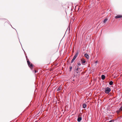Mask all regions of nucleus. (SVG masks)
<instances>
[{
  "label": "nucleus",
  "mask_w": 122,
  "mask_h": 122,
  "mask_svg": "<svg viewBox=\"0 0 122 122\" xmlns=\"http://www.w3.org/2000/svg\"><path fill=\"white\" fill-rule=\"evenodd\" d=\"M86 106V105L85 104H83V108H85Z\"/></svg>",
  "instance_id": "9b49d317"
},
{
  "label": "nucleus",
  "mask_w": 122,
  "mask_h": 122,
  "mask_svg": "<svg viewBox=\"0 0 122 122\" xmlns=\"http://www.w3.org/2000/svg\"><path fill=\"white\" fill-rule=\"evenodd\" d=\"M35 72L36 73L37 72V71L36 70H35Z\"/></svg>",
  "instance_id": "aec40b11"
},
{
  "label": "nucleus",
  "mask_w": 122,
  "mask_h": 122,
  "mask_svg": "<svg viewBox=\"0 0 122 122\" xmlns=\"http://www.w3.org/2000/svg\"><path fill=\"white\" fill-rule=\"evenodd\" d=\"M82 119L81 117H79L77 118V121L78 122H80Z\"/></svg>",
  "instance_id": "0eeeda50"
},
{
  "label": "nucleus",
  "mask_w": 122,
  "mask_h": 122,
  "mask_svg": "<svg viewBox=\"0 0 122 122\" xmlns=\"http://www.w3.org/2000/svg\"><path fill=\"white\" fill-rule=\"evenodd\" d=\"M97 61H96V63H97Z\"/></svg>",
  "instance_id": "412c9836"
},
{
  "label": "nucleus",
  "mask_w": 122,
  "mask_h": 122,
  "mask_svg": "<svg viewBox=\"0 0 122 122\" xmlns=\"http://www.w3.org/2000/svg\"><path fill=\"white\" fill-rule=\"evenodd\" d=\"M109 122H113V121L112 120H111V121H109Z\"/></svg>",
  "instance_id": "a211bd4d"
},
{
  "label": "nucleus",
  "mask_w": 122,
  "mask_h": 122,
  "mask_svg": "<svg viewBox=\"0 0 122 122\" xmlns=\"http://www.w3.org/2000/svg\"><path fill=\"white\" fill-rule=\"evenodd\" d=\"M111 91V89L109 87H107L105 89V92L106 94H108Z\"/></svg>",
  "instance_id": "f257e3e1"
},
{
  "label": "nucleus",
  "mask_w": 122,
  "mask_h": 122,
  "mask_svg": "<svg viewBox=\"0 0 122 122\" xmlns=\"http://www.w3.org/2000/svg\"><path fill=\"white\" fill-rule=\"evenodd\" d=\"M120 111H122V106L120 108L119 110L118 111H117V113H119L120 112Z\"/></svg>",
  "instance_id": "9d476101"
},
{
  "label": "nucleus",
  "mask_w": 122,
  "mask_h": 122,
  "mask_svg": "<svg viewBox=\"0 0 122 122\" xmlns=\"http://www.w3.org/2000/svg\"><path fill=\"white\" fill-rule=\"evenodd\" d=\"M84 56L87 59L88 58V56L87 53H86L84 55Z\"/></svg>",
  "instance_id": "1a4fd4ad"
},
{
  "label": "nucleus",
  "mask_w": 122,
  "mask_h": 122,
  "mask_svg": "<svg viewBox=\"0 0 122 122\" xmlns=\"http://www.w3.org/2000/svg\"><path fill=\"white\" fill-rule=\"evenodd\" d=\"M79 74V72H77L76 73H75L74 74V75H75L76 76H77V75H78Z\"/></svg>",
  "instance_id": "f8f14e48"
},
{
  "label": "nucleus",
  "mask_w": 122,
  "mask_h": 122,
  "mask_svg": "<svg viewBox=\"0 0 122 122\" xmlns=\"http://www.w3.org/2000/svg\"><path fill=\"white\" fill-rule=\"evenodd\" d=\"M62 87L61 86H60L57 89V91H60L61 90V88H62Z\"/></svg>",
  "instance_id": "423d86ee"
},
{
  "label": "nucleus",
  "mask_w": 122,
  "mask_h": 122,
  "mask_svg": "<svg viewBox=\"0 0 122 122\" xmlns=\"http://www.w3.org/2000/svg\"><path fill=\"white\" fill-rule=\"evenodd\" d=\"M81 65V63L80 62H79L78 63V66H80Z\"/></svg>",
  "instance_id": "dca6fc26"
},
{
  "label": "nucleus",
  "mask_w": 122,
  "mask_h": 122,
  "mask_svg": "<svg viewBox=\"0 0 122 122\" xmlns=\"http://www.w3.org/2000/svg\"><path fill=\"white\" fill-rule=\"evenodd\" d=\"M107 18H106L103 21L104 23H105L107 21Z\"/></svg>",
  "instance_id": "ddd939ff"
},
{
  "label": "nucleus",
  "mask_w": 122,
  "mask_h": 122,
  "mask_svg": "<svg viewBox=\"0 0 122 122\" xmlns=\"http://www.w3.org/2000/svg\"><path fill=\"white\" fill-rule=\"evenodd\" d=\"M27 62L28 65L29 67H33V65L32 64L30 63V62L29 61H27Z\"/></svg>",
  "instance_id": "7ed1b4c3"
},
{
  "label": "nucleus",
  "mask_w": 122,
  "mask_h": 122,
  "mask_svg": "<svg viewBox=\"0 0 122 122\" xmlns=\"http://www.w3.org/2000/svg\"><path fill=\"white\" fill-rule=\"evenodd\" d=\"M78 67H77V68L76 69V70H78Z\"/></svg>",
  "instance_id": "6ab92c4d"
},
{
  "label": "nucleus",
  "mask_w": 122,
  "mask_h": 122,
  "mask_svg": "<svg viewBox=\"0 0 122 122\" xmlns=\"http://www.w3.org/2000/svg\"><path fill=\"white\" fill-rule=\"evenodd\" d=\"M122 17V15H117L115 16V18L116 19Z\"/></svg>",
  "instance_id": "39448f33"
},
{
  "label": "nucleus",
  "mask_w": 122,
  "mask_h": 122,
  "mask_svg": "<svg viewBox=\"0 0 122 122\" xmlns=\"http://www.w3.org/2000/svg\"><path fill=\"white\" fill-rule=\"evenodd\" d=\"M70 71H71V70L72 69V66H70Z\"/></svg>",
  "instance_id": "f3484780"
},
{
  "label": "nucleus",
  "mask_w": 122,
  "mask_h": 122,
  "mask_svg": "<svg viewBox=\"0 0 122 122\" xmlns=\"http://www.w3.org/2000/svg\"><path fill=\"white\" fill-rule=\"evenodd\" d=\"M101 78L102 80H104L105 78V76L104 75H102L101 76Z\"/></svg>",
  "instance_id": "6e6552de"
},
{
  "label": "nucleus",
  "mask_w": 122,
  "mask_h": 122,
  "mask_svg": "<svg viewBox=\"0 0 122 122\" xmlns=\"http://www.w3.org/2000/svg\"><path fill=\"white\" fill-rule=\"evenodd\" d=\"M81 64L83 65H85V63L86 62L85 60L84 59H81Z\"/></svg>",
  "instance_id": "f03ea898"
},
{
  "label": "nucleus",
  "mask_w": 122,
  "mask_h": 122,
  "mask_svg": "<svg viewBox=\"0 0 122 122\" xmlns=\"http://www.w3.org/2000/svg\"><path fill=\"white\" fill-rule=\"evenodd\" d=\"M113 83V82L112 81H110L109 83V84L110 85H112Z\"/></svg>",
  "instance_id": "4468645a"
},
{
  "label": "nucleus",
  "mask_w": 122,
  "mask_h": 122,
  "mask_svg": "<svg viewBox=\"0 0 122 122\" xmlns=\"http://www.w3.org/2000/svg\"><path fill=\"white\" fill-rule=\"evenodd\" d=\"M79 54V52L78 51H77L76 53V54L74 56L73 58V59L75 60V59H76V58L77 57V55H78V54Z\"/></svg>",
  "instance_id": "20e7f679"
},
{
  "label": "nucleus",
  "mask_w": 122,
  "mask_h": 122,
  "mask_svg": "<svg viewBox=\"0 0 122 122\" xmlns=\"http://www.w3.org/2000/svg\"><path fill=\"white\" fill-rule=\"evenodd\" d=\"M74 60H75L72 59V60L71 61V63H72L74 62Z\"/></svg>",
  "instance_id": "2eb2a0df"
}]
</instances>
